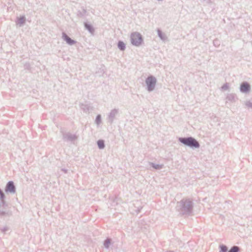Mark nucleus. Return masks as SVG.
<instances>
[{"label":"nucleus","instance_id":"1","mask_svg":"<svg viewBox=\"0 0 252 252\" xmlns=\"http://www.w3.org/2000/svg\"><path fill=\"white\" fill-rule=\"evenodd\" d=\"M131 41L133 45L138 46L141 44L143 39L140 33L134 32L131 35Z\"/></svg>","mask_w":252,"mask_h":252},{"label":"nucleus","instance_id":"2","mask_svg":"<svg viewBox=\"0 0 252 252\" xmlns=\"http://www.w3.org/2000/svg\"><path fill=\"white\" fill-rule=\"evenodd\" d=\"M180 141L185 145L190 147H198V143L191 137L188 138H180Z\"/></svg>","mask_w":252,"mask_h":252},{"label":"nucleus","instance_id":"3","mask_svg":"<svg viewBox=\"0 0 252 252\" xmlns=\"http://www.w3.org/2000/svg\"><path fill=\"white\" fill-rule=\"evenodd\" d=\"M156 83V80L153 77H149L146 80V84L149 91H152L154 88Z\"/></svg>","mask_w":252,"mask_h":252},{"label":"nucleus","instance_id":"4","mask_svg":"<svg viewBox=\"0 0 252 252\" xmlns=\"http://www.w3.org/2000/svg\"><path fill=\"white\" fill-rule=\"evenodd\" d=\"M6 191H9L10 192H14L15 187L12 182H9L7 185Z\"/></svg>","mask_w":252,"mask_h":252},{"label":"nucleus","instance_id":"5","mask_svg":"<svg viewBox=\"0 0 252 252\" xmlns=\"http://www.w3.org/2000/svg\"><path fill=\"white\" fill-rule=\"evenodd\" d=\"M250 88V85L248 83H243L241 86V91L243 92H248Z\"/></svg>","mask_w":252,"mask_h":252},{"label":"nucleus","instance_id":"6","mask_svg":"<svg viewBox=\"0 0 252 252\" xmlns=\"http://www.w3.org/2000/svg\"><path fill=\"white\" fill-rule=\"evenodd\" d=\"M64 39L65 40H66V41L68 43V44H72L73 43H74V41L72 40L71 38H70L68 36H67V35H65L64 36Z\"/></svg>","mask_w":252,"mask_h":252},{"label":"nucleus","instance_id":"7","mask_svg":"<svg viewBox=\"0 0 252 252\" xmlns=\"http://www.w3.org/2000/svg\"><path fill=\"white\" fill-rule=\"evenodd\" d=\"M118 45V47L122 50H124L125 48V44L122 41H119Z\"/></svg>","mask_w":252,"mask_h":252},{"label":"nucleus","instance_id":"8","mask_svg":"<svg viewBox=\"0 0 252 252\" xmlns=\"http://www.w3.org/2000/svg\"><path fill=\"white\" fill-rule=\"evenodd\" d=\"M97 145L100 149H102L104 147V142L102 140L98 141Z\"/></svg>","mask_w":252,"mask_h":252},{"label":"nucleus","instance_id":"9","mask_svg":"<svg viewBox=\"0 0 252 252\" xmlns=\"http://www.w3.org/2000/svg\"><path fill=\"white\" fill-rule=\"evenodd\" d=\"M239 251V248L237 246H234L232 247L228 252H238Z\"/></svg>","mask_w":252,"mask_h":252},{"label":"nucleus","instance_id":"10","mask_svg":"<svg viewBox=\"0 0 252 252\" xmlns=\"http://www.w3.org/2000/svg\"><path fill=\"white\" fill-rule=\"evenodd\" d=\"M220 249L222 252H226L227 250V247L225 246H221Z\"/></svg>","mask_w":252,"mask_h":252},{"label":"nucleus","instance_id":"11","mask_svg":"<svg viewBox=\"0 0 252 252\" xmlns=\"http://www.w3.org/2000/svg\"><path fill=\"white\" fill-rule=\"evenodd\" d=\"M110 243V241L109 240H107L105 241L104 245L106 247H108L109 246V244Z\"/></svg>","mask_w":252,"mask_h":252},{"label":"nucleus","instance_id":"12","mask_svg":"<svg viewBox=\"0 0 252 252\" xmlns=\"http://www.w3.org/2000/svg\"><path fill=\"white\" fill-rule=\"evenodd\" d=\"M96 122L97 124H98L100 121V117L99 116H98L96 118Z\"/></svg>","mask_w":252,"mask_h":252},{"label":"nucleus","instance_id":"13","mask_svg":"<svg viewBox=\"0 0 252 252\" xmlns=\"http://www.w3.org/2000/svg\"><path fill=\"white\" fill-rule=\"evenodd\" d=\"M20 20H21V23H23L24 21H25V19L24 17L21 18Z\"/></svg>","mask_w":252,"mask_h":252},{"label":"nucleus","instance_id":"14","mask_svg":"<svg viewBox=\"0 0 252 252\" xmlns=\"http://www.w3.org/2000/svg\"><path fill=\"white\" fill-rule=\"evenodd\" d=\"M3 196V194L1 193V196L2 197Z\"/></svg>","mask_w":252,"mask_h":252}]
</instances>
